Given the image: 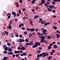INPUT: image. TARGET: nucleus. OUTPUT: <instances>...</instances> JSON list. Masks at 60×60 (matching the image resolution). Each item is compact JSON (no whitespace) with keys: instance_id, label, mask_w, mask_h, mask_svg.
I'll return each instance as SVG.
<instances>
[{"instance_id":"1","label":"nucleus","mask_w":60,"mask_h":60,"mask_svg":"<svg viewBox=\"0 0 60 60\" xmlns=\"http://www.w3.org/2000/svg\"><path fill=\"white\" fill-rule=\"evenodd\" d=\"M10 23L8 25H9L8 27V26H7V29H11V24L12 22H11V21H10Z\"/></svg>"},{"instance_id":"2","label":"nucleus","mask_w":60,"mask_h":60,"mask_svg":"<svg viewBox=\"0 0 60 60\" xmlns=\"http://www.w3.org/2000/svg\"><path fill=\"white\" fill-rule=\"evenodd\" d=\"M3 47L5 50H6V51H7V50H8V47H7L5 45H3Z\"/></svg>"},{"instance_id":"3","label":"nucleus","mask_w":60,"mask_h":60,"mask_svg":"<svg viewBox=\"0 0 60 60\" xmlns=\"http://www.w3.org/2000/svg\"><path fill=\"white\" fill-rule=\"evenodd\" d=\"M11 13L14 15V18H15V17L16 16V12H15L13 11V12H11Z\"/></svg>"},{"instance_id":"4","label":"nucleus","mask_w":60,"mask_h":60,"mask_svg":"<svg viewBox=\"0 0 60 60\" xmlns=\"http://www.w3.org/2000/svg\"><path fill=\"white\" fill-rule=\"evenodd\" d=\"M44 42H45V40L43 39H41L40 41V42L41 43H43Z\"/></svg>"},{"instance_id":"5","label":"nucleus","mask_w":60,"mask_h":60,"mask_svg":"<svg viewBox=\"0 0 60 60\" xmlns=\"http://www.w3.org/2000/svg\"><path fill=\"white\" fill-rule=\"evenodd\" d=\"M30 45L31 46V45H34V42L33 41H30L29 42Z\"/></svg>"},{"instance_id":"6","label":"nucleus","mask_w":60,"mask_h":60,"mask_svg":"<svg viewBox=\"0 0 60 60\" xmlns=\"http://www.w3.org/2000/svg\"><path fill=\"white\" fill-rule=\"evenodd\" d=\"M42 56V54L41 53L40 54H38L37 55V57H38V58L40 57V56L41 57Z\"/></svg>"},{"instance_id":"7","label":"nucleus","mask_w":60,"mask_h":60,"mask_svg":"<svg viewBox=\"0 0 60 60\" xmlns=\"http://www.w3.org/2000/svg\"><path fill=\"white\" fill-rule=\"evenodd\" d=\"M36 43H35L36 44V45H37V46H40L41 45V43H40V42H39L38 43V42H36Z\"/></svg>"},{"instance_id":"8","label":"nucleus","mask_w":60,"mask_h":60,"mask_svg":"<svg viewBox=\"0 0 60 60\" xmlns=\"http://www.w3.org/2000/svg\"><path fill=\"white\" fill-rule=\"evenodd\" d=\"M14 53L15 54H17L19 53V51H15L14 52Z\"/></svg>"},{"instance_id":"9","label":"nucleus","mask_w":60,"mask_h":60,"mask_svg":"<svg viewBox=\"0 0 60 60\" xmlns=\"http://www.w3.org/2000/svg\"><path fill=\"white\" fill-rule=\"evenodd\" d=\"M37 47V46L36 44L35 43L34 45L32 46V48H36Z\"/></svg>"},{"instance_id":"10","label":"nucleus","mask_w":60,"mask_h":60,"mask_svg":"<svg viewBox=\"0 0 60 60\" xmlns=\"http://www.w3.org/2000/svg\"><path fill=\"white\" fill-rule=\"evenodd\" d=\"M42 57H45V52H44L42 53Z\"/></svg>"},{"instance_id":"11","label":"nucleus","mask_w":60,"mask_h":60,"mask_svg":"<svg viewBox=\"0 0 60 60\" xmlns=\"http://www.w3.org/2000/svg\"><path fill=\"white\" fill-rule=\"evenodd\" d=\"M41 39L44 40V39H45V37L44 36H42L41 37Z\"/></svg>"},{"instance_id":"12","label":"nucleus","mask_w":60,"mask_h":60,"mask_svg":"<svg viewBox=\"0 0 60 60\" xmlns=\"http://www.w3.org/2000/svg\"><path fill=\"white\" fill-rule=\"evenodd\" d=\"M26 48L24 47H22L21 48V49L22 50H24L25 49H26Z\"/></svg>"},{"instance_id":"13","label":"nucleus","mask_w":60,"mask_h":60,"mask_svg":"<svg viewBox=\"0 0 60 60\" xmlns=\"http://www.w3.org/2000/svg\"><path fill=\"white\" fill-rule=\"evenodd\" d=\"M4 60H6L7 59H8L9 58L8 57H4Z\"/></svg>"},{"instance_id":"14","label":"nucleus","mask_w":60,"mask_h":60,"mask_svg":"<svg viewBox=\"0 0 60 60\" xmlns=\"http://www.w3.org/2000/svg\"><path fill=\"white\" fill-rule=\"evenodd\" d=\"M53 48L54 49H57V46H56V45H54Z\"/></svg>"},{"instance_id":"15","label":"nucleus","mask_w":60,"mask_h":60,"mask_svg":"<svg viewBox=\"0 0 60 60\" xmlns=\"http://www.w3.org/2000/svg\"><path fill=\"white\" fill-rule=\"evenodd\" d=\"M41 2L43 4H45V0H41Z\"/></svg>"},{"instance_id":"16","label":"nucleus","mask_w":60,"mask_h":60,"mask_svg":"<svg viewBox=\"0 0 60 60\" xmlns=\"http://www.w3.org/2000/svg\"><path fill=\"white\" fill-rule=\"evenodd\" d=\"M47 9H48V11H52V10L49 8H48Z\"/></svg>"},{"instance_id":"17","label":"nucleus","mask_w":60,"mask_h":60,"mask_svg":"<svg viewBox=\"0 0 60 60\" xmlns=\"http://www.w3.org/2000/svg\"><path fill=\"white\" fill-rule=\"evenodd\" d=\"M35 30V29L34 28H33L32 29H31L30 31H31L32 32H34V31Z\"/></svg>"},{"instance_id":"18","label":"nucleus","mask_w":60,"mask_h":60,"mask_svg":"<svg viewBox=\"0 0 60 60\" xmlns=\"http://www.w3.org/2000/svg\"><path fill=\"white\" fill-rule=\"evenodd\" d=\"M39 16L38 15H36L35 16L34 18V19H37L38 18Z\"/></svg>"},{"instance_id":"19","label":"nucleus","mask_w":60,"mask_h":60,"mask_svg":"<svg viewBox=\"0 0 60 60\" xmlns=\"http://www.w3.org/2000/svg\"><path fill=\"white\" fill-rule=\"evenodd\" d=\"M58 38H59L60 37V35L58 34H57L56 36Z\"/></svg>"},{"instance_id":"20","label":"nucleus","mask_w":60,"mask_h":60,"mask_svg":"<svg viewBox=\"0 0 60 60\" xmlns=\"http://www.w3.org/2000/svg\"><path fill=\"white\" fill-rule=\"evenodd\" d=\"M47 31V30L46 29H44L43 30V31H42V33H44L45 32H46Z\"/></svg>"},{"instance_id":"21","label":"nucleus","mask_w":60,"mask_h":60,"mask_svg":"<svg viewBox=\"0 0 60 60\" xmlns=\"http://www.w3.org/2000/svg\"><path fill=\"white\" fill-rule=\"evenodd\" d=\"M8 50L9 52H11L12 49L11 48H9L8 49Z\"/></svg>"},{"instance_id":"22","label":"nucleus","mask_w":60,"mask_h":60,"mask_svg":"<svg viewBox=\"0 0 60 60\" xmlns=\"http://www.w3.org/2000/svg\"><path fill=\"white\" fill-rule=\"evenodd\" d=\"M4 32L6 35H8V32H7V31H5Z\"/></svg>"},{"instance_id":"23","label":"nucleus","mask_w":60,"mask_h":60,"mask_svg":"<svg viewBox=\"0 0 60 60\" xmlns=\"http://www.w3.org/2000/svg\"><path fill=\"white\" fill-rule=\"evenodd\" d=\"M53 28L55 30H56V29H57V27H56L55 26H53Z\"/></svg>"},{"instance_id":"24","label":"nucleus","mask_w":60,"mask_h":60,"mask_svg":"<svg viewBox=\"0 0 60 60\" xmlns=\"http://www.w3.org/2000/svg\"><path fill=\"white\" fill-rule=\"evenodd\" d=\"M18 4H19V2H17L16 3V5L17 7H19V5Z\"/></svg>"},{"instance_id":"25","label":"nucleus","mask_w":60,"mask_h":60,"mask_svg":"<svg viewBox=\"0 0 60 60\" xmlns=\"http://www.w3.org/2000/svg\"><path fill=\"white\" fill-rule=\"evenodd\" d=\"M31 29L30 28H26V30H27L28 31H31Z\"/></svg>"},{"instance_id":"26","label":"nucleus","mask_w":60,"mask_h":60,"mask_svg":"<svg viewBox=\"0 0 60 60\" xmlns=\"http://www.w3.org/2000/svg\"><path fill=\"white\" fill-rule=\"evenodd\" d=\"M30 24L32 26H33V25H34V24L33 23V22L32 21H30Z\"/></svg>"},{"instance_id":"27","label":"nucleus","mask_w":60,"mask_h":60,"mask_svg":"<svg viewBox=\"0 0 60 60\" xmlns=\"http://www.w3.org/2000/svg\"><path fill=\"white\" fill-rule=\"evenodd\" d=\"M35 3V1L33 0H32L31 1V3L32 4H34Z\"/></svg>"},{"instance_id":"28","label":"nucleus","mask_w":60,"mask_h":60,"mask_svg":"<svg viewBox=\"0 0 60 60\" xmlns=\"http://www.w3.org/2000/svg\"><path fill=\"white\" fill-rule=\"evenodd\" d=\"M45 56H48L49 55V53L48 52L45 53Z\"/></svg>"},{"instance_id":"29","label":"nucleus","mask_w":60,"mask_h":60,"mask_svg":"<svg viewBox=\"0 0 60 60\" xmlns=\"http://www.w3.org/2000/svg\"><path fill=\"white\" fill-rule=\"evenodd\" d=\"M23 56H26V55H27V53H26V52H24L23 53Z\"/></svg>"},{"instance_id":"30","label":"nucleus","mask_w":60,"mask_h":60,"mask_svg":"<svg viewBox=\"0 0 60 60\" xmlns=\"http://www.w3.org/2000/svg\"><path fill=\"white\" fill-rule=\"evenodd\" d=\"M51 49V46H49L48 47V49H49V50L50 49Z\"/></svg>"},{"instance_id":"31","label":"nucleus","mask_w":60,"mask_h":60,"mask_svg":"<svg viewBox=\"0 0 60 60\" xmlns=\"http://www.w3.org/2000/svg\"><path fill=\"white\" fill-rule=\"evenodd\" d=\"M4 36L5 35V33L4 32H2L1 33Z\"/></svg>"},{"instance_id":"32","label":"nucleus","mask_w":60,"mask_h":60,"mask_svg":"<svg viewBox=\"0 0 60 60\" xmlns=\"http://www.w3.org/2000/svg\"><path fill=\"white\" fill-rule=\"evenodd\" d=\"M7 44L8 45V46H11V44L9 42Z\"/></svg>"},{"instance_id":"33","label":"nucleus","mask_w":60,"mask_h":60,"mask_svg":"<svg viewBox=\"0 0 60 60\" xmlns=\"http://www.w3.org/2000/svg\"><path fill=\"white\" fill-rule=\"evenodd\" d=\"M49 7L51 9H53V8L52 7V6H51L50 5H49Z\"/></svg>"},{"instance_id":"34","label":"nucleus","mask_w":60,"mask_h":60,"mask_svg":"<svg viewBox=\"0 0 60 60\" xmlns=\"http://www.w3.org/2000/svg\"><path fill=\"white\" fill-rule=\"evenodd\" d=\"M47 38L48 39H50L51 38V37L48 36Z\"/></svg>"},{"instance_id":"35","label":"nucleus","mask_w":60,"mask_h":60,"mask_svg":"<svg viewBox=\"0 0 60 60\" xmlns=\"http://www.w3.org/2000/svg\"><path fill=\"white\" fill-rule=\"evenodd\" d=\"M19 41L21 43V42H22V39H20L19 40Z\"/></svg>"},{"instance_id":"36","label":"nucleus","mask_w":60,"mask_h":60,"mask_svg":"<svg viewBox=\"0 0 60 60\" xmlns=\"http://www.w3.org/2000/svg\"><path fill=\"white\" fill-rule=\"evenodd\" d=\"M52 4L54 5H55L56 4V2L54 1H53L52 2Z\"/></svg>"},{"instance_id":"37","label":"nucleus","mask_w":60,"mask_h":60,"mask_svg":"<svg viewBox=\"0 0 60 60\" xmlns=\"http://www.w3.org/2000/svg\"><path fill=\"white\" fill-rule=\"evenodd\" d=\"M25 41L26 42H28V40L26 39L25 40Z\"/></svg>"},{"instance_id":"38","label":"nucleus","mask_w":60,"mask_h":60,"mask_svg":"<svg viewBox=\"0 0 60 60\" xmlns=\"http://www.w3.org/2000/svg\"><path fill=\"white\" fill-rule=\"evenodd\" d=\"M54 52H50V54L51 55H53V53H54Z\"/></svg>"},{"instance_id":"39","label":"nucleus","mask_w":60,"mask_h":60,"mask_svg":"<svg viewBox=\"0 0 60 60\" xmlns=\"http://www.w3.org/2000/svg\"><path fill=\"white\" fill-rule=\"evenodd\" d=\"M22 11H23L24 12L25 11H26V9H25V8H22Z\"/></svg>"},{"instance_id":"40","label":"nucleus","mask_w":60,"mask_h":60,"mask_svg":"<svg viewBox=\"0 0 60 60\" xmlns=\"http://www.w3.org/2000/svg\"><path fill=\"white\" fill-rule=\"evenodd\" d=\"M19 13L20 14V13H21V10H19Z\"/></svg>"},{"instance_id":"41","label":"nucleus","mask_w":60,"mask_h":60,"mask_svg":"<svg viewBox=\"0 0 60 60\" xmlns=\"http://www.w3.org/2000/svg\"><path fill=\"white\" fill-rule=\"evenodd\" d=\"M41 51L40 50H38L37 51V53H40V52H41Z\"/></svg>"},{"instance_id":"42","label":"nucleus","mask_w":60,"mask_h":60,"mask_svg":"<svg viewBox=\"0 0 60 60\" xmlns=\"http://www.w3.org/2000/svg\"><path fill=\"white\" fill-rule=\"evenodd\" d=\"M44 23V22L43 21H42L41 22V24H43Z\"/></svg>"},{"instance_id":"43","label":"nucleus","mask_w":60,"mask_h":60,"mask_svg":"<svg viewBox=\"0 0 60 60\" xmlns=\"http://www.w3.org/2000/svg\"><path fill=\"white\" fill-rule=\"evenodd\" d=\"M53 44H50L49 45V46L51 47V46H53Z\"/></svg>"},{"instance_id":"44","label":"nucleus","mask_w":60,"mask_h":60,"mask_svg":"<svg viewBox=\"0 0 60 60\" xmlns=\"http://www.w3.org/2000/svg\"><path fill=\"white\" fill-rule=\"evenodd\" d=\"M44 26H47L48 25V24L47 22H45V23L44 24Z\"/></svg>"},{"instance_id":"45","label":"nucleus","mask_w":60,"mask_h":60,"mask_svg":"<svg viewBox=\"0 0 60 60\" xmlns=\"http://www.w3.org/2000/svg\"><path fill=\"white\" fill-rule=\"evenodd\" d=\"M4 54H6L7 53V52L6 51H4Z\"/></svg>"},{"instance_id":"46","label":"nucleus","mask_w":60,"mask_h":60,"mask_svg":"<svg viewBox=\"0 0 60 60\" xmlns=\"http://www.w3.org/2000/svg\"><path fill=\"white\" fill-rule=\"evenodd\" d=\"M19 2L20 3H23V2L22 1V0H19Z\"/></svg>"},{"instance_id":"47","label":"nucleus","mask_w":60,"mask_h":60,"mask_svg":"<svg viewBox=\"0 0 60 60\" xmlns=\"http://www.w3.org/2000/svg\"><path fill=\"white\" fill-rule=\"evenodd\" d=\"M43 4V3H42L41 2L40 4H39V5H42V4Z\"/></svg>"},{"instance_id":"48","label":"nucleus","mask_w":60,"mask_h":60,"mask_svg":"<svg viewBox=\"0 0 60 60\" xmlns=\"http://www.w3.org/2000/svg\"><path fill=\"white\" fill-rule=\"evenodd\" d=\"M25 44H26V45H30V44L29 43H25Z\"/></svg>"},{"instance_id":"49","label":"nucleus","mask_w":60,"mask_h":60,"mask_svg":"<svg viewBox=\"0 0 60 60\" xmlns=\"http://www.w3.org/2000/svg\"><path fill=\"white\" fill-rule=\"evenodd\" d=\"M48 58V59L49 58L50 59H52V57H51V56H49Z\"/></svg>"},{"instance_id":"50","label":"nucleus","mask_w":60,"mask_h":60,"mask_svg":"<svg viewBox=\"0 0 60 60\" xmlns=\"http://www.w3.org/2000/svg\"><path fill=\"white\" fill-rule=\"evenodd\" d=\"M12 56L13 57H15V55L14 54H13L12 55Z\"/></svg>"},{"instance_id":"51","label":"nucleus","mask_w":60,"mask_h":60,"mask_svg":"<svg viewBox=\"0 0 60 60\" xmlns=\"http://www.w3.org/2000/svg\"><path fill=\"white\" fill-rule=\"evenodd\" d=\"M52 12L53 13H55L56 12V11L55 10H52Z\"/></svg>"},{"instance_id":"52","label":"nucleus","mask_w":60,"mask_h":60,"mask_svg":"<svg viewBox=\"0 0 60 60\" xmlns=\"http://www.w3.org/2000/svg\"><path fill=\"white\" fill-rule=\"evenodd\" d=\"M20 15V14L19 13L17 14V17H18V16H19Z\"/></svg>"},{"instance_id":"53","label":"nucleus","mask_w":60,"mask_h":60,"mask_svg":"<svg viewBox=\"0 0 60 60\" xmlns=\"http://www.w3.org/2000/svg\"><path fill=\"white\" fill-rule=\"evenodd\" d=\"M21 28L22 30H25V29L24 27H22Z\"/></svg>"},{"instance_id":"54","label":"nucleus","mask_w":60,"mask_h":60,"mask_svg":"<svg viewBox=\"0 0 60 60\" xmlns=\"http://www.w3.org/2000/svg\"><path fill=\"white\" fill-rule=\"evenodd\" d=\"M18 49H21V48L20 47H18L17 48Z\"/></svg>"},{"instance_id":"55","label":"nucleus","mask_w":60,"mask_h":60,"mask_svg":"<svg viewBox=\"0 0 60 60\" xmlns=\"http://www.w3.org/2000/svg\"><path fill=\"white\" fill-rule=\"evenodd\" d=\"M14 37V35H11V38H13Z\"/></svg>"},{"instance_id":"56","label":"nucleus","mask_w":60,"mask_h":60,"mask_svg":"<svg viewBox=\"0 0 60 60\" xmlns=\"http://www.w3.org/2000/svg\"><path fill=\"white\" fill-rule=\"evenodd\" d=\"M19 36L20 38H22V36L21 34L19 35Z\"/></svg>"},{"instance_id":"57","label":"nucleus","mask_w":60,"mask_h":60,"mask_svg":"<svg viewBox=\"0 0 60 60\" xmlns=\"http://www.w3.org/2000/svg\"><path fill=\"white\" fill-rule=\"evenodd\" d=\"M15 56L16 57H18L19 56L18 54H16L15 55Z\"/></svg>"},{"instance_id":"58","label":"nucleus","mask_w":60,"mask_h":60,"mask_svg":"<svg viewBox=\"0 0 60 60\" xmlns=\"http://www.w3.org/2000/svg\"><path fill=\"white\" fill-rule=\"evenodd\" d=\"M13 54V52H10V55H12Z\"/></svg>"},{"instance_id":"59","label":"nucleus","mask_w":60,"mask_h":60,"mask_svg":"<svg viewBox=\"0 0 60 60\" xmlns=\"http://www.w3.org/2000/svg\"><path fill=\"white\" fill-rule=\"evenodd\" d=\"M21 26H24V25L23 23L21 24Z\"/></svg>"},{"instance_id":"60","label":"nucleus","mask_w":60,"mask_h":60,"mask_svg":"<svg viewBox=\"0 0 60 60\" xmlns=\"http://www.w3.org/2000/svg\"><path fill=\"white\" fill-rule=\"evenodd\" d=\"M53 17L54 18H56V16L54 15L53 16Z\"/></svg>"},{"instance_id":"61","label":"nucleus","mask_w":60,"mask_h":60,"mask_svg":"<svg viewBox=\"0 0 60 60\" xmlns=\"http://www.w3.org/2000/svg\"><path fill=\"white\" fill-rule=\"evenodd\" d=\"M47 5H49V2L48 1L47 2Z\"/></svg>"},{"instance_id":"62","label":"nucleus","mask_w":60,"mask_h":60,"mask_svg":"<svg viewBox=\"0 0 60 60\" xmlns=\"http://www.w3.org/2000/svg\"><path fill=\"white\" fill-rule=\"evenodd\" d=\"M40 60V58H37L36 59V60Z\"/></svg>"},{"instance_id":"63","label":"nucleus","mask_w":60,"mask_h":60,"mask_svg":"<svg viewBox=\"0 0 60 60\" xmlns=\"http://www.w3.org/2000/svg\"><path fill=\"white\" fill-rule=\"evenodd\" d=\"M35 30H36V32H37V31H38V30H38V29H35Z\"/></svg>"},{"instance_id":"64","label":"nucleus","mask_w":60,"mask_h":60,"mask_svg":"<svg viewBox=\"0 0 60 60\" xmlns=\"http://www.w3.org/2000/svg\"><path fill=\"white\" fill-rule=\"evenodd\" d=\"M40 34V32H38V35H39Z\"/></svg>"}]
</instances>
